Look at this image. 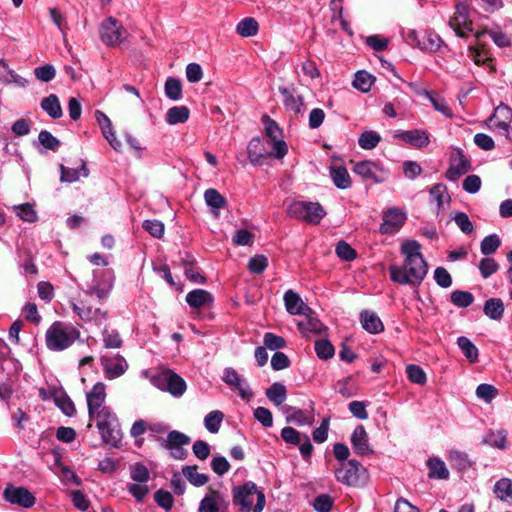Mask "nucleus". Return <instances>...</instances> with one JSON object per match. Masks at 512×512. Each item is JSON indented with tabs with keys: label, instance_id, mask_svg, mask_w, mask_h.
I'll use <instances>...</instances> for the list:
<instances>
[{
	"label": "nucleus",
	"instance_id": "obj_20",
	"mask_svg": "<svg viewBox=\"0 0 512 512\" xmlns=\"http://www.w3.org/2000/svg\"><path fill=\"white\" fill-rule=\"evenodd\" d=\"M470 170V161L458 151L451 160L450 167L446 171V178L456 181Z\"/></svg>",
	"mask_w": 512,
	"mask_h": 512
},
{
	"label": "nucleus",
	"instance_id": "obj_34",
	"mask_svg": "<svg viewBox=\"0 0 512 512\" xmlns=\"http://www.w3.org/2000/svg\"><path fill=\"white\" fill-rule=\"evenodd\" d=\"M99 433L101 435L102 441L111 446V447H118L121 439H122V433L120 430V426H105L102 427V429H98Z\"/></svg>",
	"mask_w": 512,
	"mask_h": 512
},
{
	"label": "nucleus",
	"instance_id": "obj_10",
	"mask_svg": "<svg viewBox=\"0 0 512 512\" xmlns=\"http://www.w3.org/2000/svg\"><path fill=\"white\" fill-rule=\"evenodd\" d=\"M450 27L457 36L467 38L473 31V23L468 16V6L463 3L456 5V12L449 21Z\"/></svg>",
	"mask_w": 512,
	"mask_h": 512
},
{
	"label": "nucleus",
	"instance_id": "obj_41",
	"mask_svg": "<svg viewBox=\"0 0 512 512\" xmlns=\"http://www.w3.org/2000/svg\"><path fill=\"white\" fill-rule=\"evenodd\" d=\"M183 476L194 486L201 487L208 482V476L199 473L196 466H184L182 468Z\"/></svg>",
	"mask_w": 512,
	"mask_h": 512
},
{
	"label": "nucleus",
	"instance_id": "obj_11",
	"mask_svg": "<svg viewBox=\"0 0 512 512\" xmlns=\"http://www.w3.org/2000/svg\"><path fill=\"white\" fill-rule=\"evenodd\" d=\"M364 471L361 464L352 459L346 463H342L341 466L335 470V477L343 484L355 486L359 483L361 474Z\"/></svg>",
	"mask_w": 512,
	"mask_h": 512
},
{
	"label": "nucleus",
	"instance_id": "obj_31",
	"mask_svg": "<svg viewBox=\"0 0 512 512\" xmlns=\"http://www.w3.org/2000/svg\"><path fill=\"white\" fill-rule=\"evenodd\" d=\"M285 413L287 414L286 420L287 422L294 423L299 426L303 425H311L313 422L312 413H307L306 411L296 409L293 407H286Z\"/></svg>",
	"mask_w": 512,
	"mask_h": 512
},
{
	"label": "nucleus",
	"instance_id": "obj_19",
	"mask_svg": "<svg viewBox=\"0 0 512 512\" xmlns=\"http://www.w3.org/2000/svg\"><path fill=\"white\" fill-rule=\"evenodd\" d=\"M279 92L283 97V104L287 111L294 114L303 113L305 109L303 98L296 94L293 88L280 86Z\"/></svg>",
	"mask_w": 512,
	"mask_h": 512
},
{
	"label": "nucleus",
	"instance_id": "obj_39",
	"mask_svg": "<svg viewBox=\"0 0 512 512\" xmlns=\"http://www.w3.org/2000/svg\"><path fill=\"white\" fill-rule=\"evenodd\" d=\"M484 313L492 320H500L504 313V304L499 298H491L485 302Z\"/></svg>",
	"mask_w": 512,
	"mask_h": 512
},
{
	"label": "nucleus",
	"instance_id": "obj_61",
	"mask_svg": "<svg viewBox=\"0 0 512 512\" xmlns=\"http://www.w3.org/2000/svg\"><path fill=\"white\" fill-rule=\"evenodd\" d=\"M16 214L26 222H34L37 219V214L29 203L13 206Z\"/></svg>",
	"mask_w": 512,
	"mask_h": 512
},
{
	"label": "nucleus",
	"instance_id": "obj_38",
	"mask_svg": "<svg viewBox=\"0 0 512 512\" xmlns=\"http://www.w3.org/2000/svg\"><path fill=\"white\" fill-rule=\"evenodd\" d=\"M457 345L469 362L475 363L478 361V348L470 341V339L465 336H460L457 338Z\"/></svg>",
	"mask_w": 512,
	"mask_h": 512
},
{
	"label": "nucleus",
	"instance_id": "obj_8",
	"mask_svg": "<svg viewBox=\"0 0 512 512\" xmlns=\"http://www.w3.org/2000/svg\"><path fill=\"white\" fill-rule=\"evenodd\" d=\"M152 383L162 391H167L175 397L183 395L186 383L182 377L171 370H164L153 376Z\"/></svg>",
	"mask_w": 512,
	"mask_h": 512
},
{
	"label": "nucleus",
	"instance_id": "obj_52",
	"mask_svg": "<svg viewBox=\"0 0 512 512\" xmlns=\"http://www.w3.org/2000/svg\"><path fill=\"white\" fill-rule=\"evenodd\" d=\"M267 143L272 148L269 153L275 159H283L288 152V146L283 138L267 139Z\"/></svg>",
	"mask_w": 512,
	"mask_h": 512
},
{
	"label": "nucleus",
	"instance_id": "obj_28",
	"mask_svg": "<svg viewBox=\"0 0 512 512\" xmlns=\"http://www.w3.org/2000/svg\"><path fill=\"white\" fill-rule=\"evenodd\" d=\"M360 322L368 333L378 334L384 330L381 319L373 311L364 310L360 313Z\"/></svg>",
	"mask_w": 512,
	"mask_h": 512
},
{
	"label": "nucleus",
	"instance_id": "obj_43",
	"mask_svg": "<svg viewBox=\"0 0 512 512\" xmlns=\"http://www.w3.org/2000/svg\"><path fill=\"white\" fill-rule=\"evenodd\" d=\"M266 396L275 405L279 406L286 400V397H287L286 387L283 384L278 383V382L273 383L266 390Z\"/></svg>",
	"mask_w": 512,
	"mask_h": 512
},
{
	"label": "nucleus",
	"instance_id": "obj_14",
	"mask_svg": "<svg viewBox=\"0 0 512 512\" xmlns=\"http://www.w3.org/2000/svg\"><path fill=\"white\" fill-rule=\"evenodd\" d=\"M353 171L360 177L372 180L376 183H381L387 178V172L376 162L370 160L355 163Z\"/></svg>",
	"mask_w": 512,
	"mask_h": 512
},
{
	"label": "nucleus",
	"instance_id": "obj_45",
	"mask_svg": "<svg viewBox=\"0 0 512 512\" xmlns=\"http://www.w3.org/2000/svg\"><path fill=\"white\" fill-rule=\"evenodd\" d=\"M204 199L213 210H220L226 205V199L214 188H209L204 192Z\"/></svg>",
	"mask_w": 512,
	"mask_h": 512
},
{
	"label": "nucleus",
	"instance_id": "obj_50",
	"mask_svg": "<svg viewBox=\"0 0 512 512\" xmlns=\"http://www.w3.org/2000/svg\"><path fill=\"white\" fill-rule=\"evenodd\" d=\"M380 140L381 137L376 131L369 130L360 135L358 144L363 149L371 150L379 144Z\"/></svg>",
	"mask_w": 512,
	"mask_h": 512
},
{
	"label": "nucleus",
	"instance_id": "obj_53",
	"mask_svg": "<svg viewBox=\"0 0 512 512\" xmlns=\"http://www.w3.org/2000/svg\"><path fill=\"white\" fill-rule=\"evenodd\" d=\"M501 245V240L496 234L486 236L480 244L481 253L484 255H491L497 251Z\"/></svg>",
	"mask_w": 512,
	"mask_h": 512
},
{
	"label": "nucleus",
	"instance_id": "obj_48",
	"mask_svg": "<svg viewBox=\"0 0 512 512\" xmlns=\"http://www.w3.org/2000/svg\"><path fill=\"white\" fill-rule=\"evenodd\" d=\"M374 82V77L366 71H358L353 80V86L361 91L368 92Z\"/></svg>",
	"mask_w": 512,
	"mask_h": 512
},
{
	"label": "nucleus",
	"instance_id": "obj_44",
	"mask_svg": "<svg viewBox=\"0 0 512 512\" xmlns=\"http://www.w3.org/2000/svg\"><path fill=\"white\" fill-rule=\"evenodd\" d=\"M448 460L452 468L458 471H465L471 466V462L468 455L460 451H451L448 456Z\"/></svg>",
	"mask_w": 512,
	"mask_h": 512
},
{
	"label": "nucleus",
	"instance_id": "obj_1",
	"mask_svg": "<svg viewBox=\"0 0 512 512\" xmlns=\"http://www.w3.org/2000/svg\"><path fill=\"white\" fill-rule=\"evenodd\" d=\"M402 265H390V279L401 285L419 286L428 273V264L421 253V245L416 240H405L400 246Z\"/></svg>",
	"mask_w": 512,
	"mask_h": 512
},
{
	"label": "nucleus",
	"instance_id": "obj_62",
	"mask_svg": "<svg viewBox=\"0 0 512 512\" xmlns=\"http://www.w3.org/2000/svg\"><path fill=\"white\" fill-rule=\"evenodd\" d=\"M55 403L67 416H73L76 409L72 400L64 393L55 396Z\"/></svg>",
	"mask_w": 512,
	"mask_h": 512
},
{
	"label": "nucleus",
	"instance_id": "obj_21",
	"mask_svg": "<svg viewBox=\"0 0 512 512\" xmlns=\"http://www.w3.org/2000/svg\"><path fill=\"white\" fill-rule=\"evenodd\" d=\"M395 137L415 148H424L428 146L430 142L428 133L420 129L398 131Z\"/></svg>",
	"mask_w": 512,
	"mask_h": 512
},
{
	"label": "nucleus",
	"instance_id": "obj_29",
	"mask_svg": "<svg viewBox=\"0 0 512 512\" xmlns=\"http://www.w3.org/2000/svg\"><path fill=\"white\" fill-rule=\"evenodd\" d=\"M305 318L297 323L299 331L307 336L309 333L320 334L323 331V324L312 316V311L304 315Z\"/></svg>",
	"mask_w": 512,
	"mask_h": 512
},
{
	"label": "nucleus",
	"instance_id": "obj_26",
	"mask_svg": "<svg viewBox=\"0 0 512 512\" xmlns=\"http://www.w3.org/2000/svg\"><path fill=\"white\" fill-rule=\"evenodd\" d=\"M187 304L194 309L210 307L213 303L211 293L203 289H194L186 295Z\"/></svg>",
	"mask_w": 512,
	"mask_h": 512
},
{
	"label": "nucleus",
	"instance_id": "obj_17",
	"mask_svg": "<svg viewBox=\"0 0 512 512\" xmlns=\"http://www.w3.org/2000/svg\"><path fill=\"white\" fill-rule=\"evenodd\" d=\"M4 498L11 504L30 508L35 503V497L23 487L8 486L4 491Z\"/></svg>",
	"mask_w": 512,
	"mask_h": 512
},
{
	"label": "nucleus",
	"instance_id": "obj_47",
	"mask_svg": "<svg viewBox=\"0 0 512 512\" xmlns=\"http://www.w3.org/2000/svg\"><path fill=\"white\" fill-rule=\"evenodd\" d=\"M507 433L504 430L489 431L485 437L484 442L491 447L504 449L506 447Z\"/></svg>",
	"mask_w": 512,
	"mask_h": 512
},
{
	"label": "nucleus",
	"instance_id": "obj_27",
	"mask_svg": "<svg viewBox=\"0 0 512 512\" xmlns=\"http://www.w3.org/2000/svg\"><path fill=\"white\" fill-rule=\"evenodd\" d=\"M429 194L430 202L435 203L437 206V213H440L442 210H444L451 201L447 187L442 183L433 185L429 190Z\"/></svg>",
	"mask_w": 512,
	"mask_h": 512
},
{
	"label": "nucleus",
	"instance_id": "obj_33",
	"mask_svg": "<svg viewBox=\"0 0 512 512\" xmlns=\"http://www.w3.org/2000/svg\"><path fill=\"white\" fill-rule=\"evenodd\" d=\"M330 176L335 186L339 189H347L351 186L350 175L343 166H331Z\"/></svg>",
	"mask_w": 512,
	"mask_h": 512
},
{
	"label": "nucleus",
	"instance_id": "obj_7",
	"mask_svg": "<svg viewBox=\"0 0 512 512\" xmlns=\"http://www.w3.org/2000/svg\"><path fill=\"white\" fill-rule=\"evenodd\" d=\"M114 282L115 275L112 269H95L86 293L95 295L100 301L106 300L113 289Z\"/></svg>",
	"mask_w": 512,
	"mask_h": 512
},
{
	"label": "nucleus",
	"instance_id": "obj_36",
	"mask_svg": "<svg viewBox=\"0 0 512 512\" xmlns=\"http://www.w3.org/2000/svg\"><path fill=\"white\" fill-rule=\"evenodd\" d=\"M92 419H95L98 429H102V427L111 425L118 426L119 424L116 414L111 410L110 407L99 410L93 415Z\"/></svg>",
	"mask_w": 512,
	"mask_h": 512
},
{
	"label": "nucleus",
	"instance_id": "obj_60",
	"mask_svg": "<svg viewBox=\"0 0 512 512\" xmlns=\"http://www.w3.org/2000/svg\"><path fill=\"white\" fill-rule=\"evenodd\" d=\"M315 352L322 360H328L334 355V347L328 340H318L315 342Z\"/></svg>",
	"mask_w": 512,
	"mask_h": 512
},
{
	"label": "nucleus",
	"instance_id": "obj_9",
	"mask_svg": "<svg viewBox=\"0 0 512 512\" xmlns=\"http://www.w3.org/2000/svg\"><path fill=\"white\" fill-rule=\"evenodd\" d=\"M223 382L232 390L236 391L241 399L246 402L251 401L254 394L248 384L247 379L239 374L234 368L227 367L223 371Z\"/></svg>",
	"mask_w": 512,
	"mask_h": 512
},
{
	"label": "nucleus",
	"instance_id": "obj_4",
	"mask_svg": "<svg viewBox=\"0 0 512 512\" xmlns=\"http://www.w3.org/2000/svg\"><path fill=\"white\" fill-rule=\"evenodd\" d=\"M287 214L291 218L316 225L325 217L326 211L318 202L294 201L288 205Z\"/></svg>",
	"mask_w": 512,
	"mask_h": 512
},
{
	"label": "nucleus",
	"instance_id": "obj_23",
	"mask_svg": "<svg viewBox=\"0 0 512 512\" xmlns=\"http://www.w3.org/2000/svg\"><path fill=\"white\" fill-rule=\"evenodd\" d=\"M351 443L355 453L358 455H368L372 453V449L369 445L368 434L362 425H358L352 435H351Z\"/></svg>",
	"mask_w": 512,
	"mask_h": 512
},
{
	"label": "nucleus",
	"instance_id": "obj_55",
	"mask_svg": "<svg viewBox=\"0 0 512 512\" xmlns=\"http://www.w3.org/2000/svg\"><path fill=\"white\" fill-rule=\"evenodd\" d=\"M474 301L472 293L468 291L455 290L451 293V302L461 308L470 306Z\"/></svg>",
	"mask_w": 512,
	"mask_h": 512
},
{
	"label": "nucleus",
	"instance_id": "obj_42",
	"mask_svg": "<svg viewBox=\"0 0 512 512\" xmlns=\"http://www.w3.org/2000/svg\"><path fill=\"white\" fill-rule=\"evenodd\" d=\"M258 22L252 17H246L236 26V32L242 37H251L257 34Z\"/></svg>",
	"mask_w": 512,
	"mask_h": 512
},
{
	"label": "nucleus",
	"instance_id": "obj_15",
	"mask_svg": "<svg viewBox=\"0 0 512 512\" xmlns=\"http://www.w3.org/2000/svg\"><path fill=\"white\" fill-rule=\"evenodd\" d=\"M101 364L106 377L109 379L120 377L128 369L127 361L119 354L102 356Z\"/></svg>",
	"mask_w": 512,
	"mask_h": 512
},
{
	"label": "nucleus",
	"instance_id": "obj_64",
	"mask_svg": "<svg viewBox=\"0 0 512 512\" xmlns=\"http://www.w3.org/2000/svg\"><path fill=\"white\" fill-rule=\"evenodd\" d=\"M333 499L328 494H321L314 499L313 507L317 512H330Z\"/></svg>",
	"mask_w": 512,
	"mask_h": 512
},
{
	"label": "nucleus",
	"instance_id": "obj_57",
	"mask_svg": "<svg viewBox=\"0 0 512 512\" xmlns=\"http://www.w3.org/2000/svg\"><path fill=\"white\" fill-rule=\"evenodd\" d=\"M479 271L483 278H488L499 269V264L490 257L483 258L478 264Z\"/></svg>",
	"mask_w": 512,
	"mask_h": 512
},
{
	"label": "nucleus",
	"instance_id": "obj_24",
	"mask_svg": "<svg viewBox=\"0 0 512 512\" xmlns=\"http://www.w3.org/2000/svg\"><path fill=\"white\" fill-rule=\"evenodd\" d=\"M0 82L19 88H25L28 85V80L11 69L4 59H0Z\"/></svg>",
	"mask_w": 512,
	"mask_h": 512
},
{
	"label": "nucleus",
	"instance_id": "obj_37",
	"mask_svg": "<svg viewBox=\"0 0 512 512\" xmlns=\"http://www.w3.org/2000/svg\"><path fill=\"white\" fill-rule=\"evenodd\" d=\"M189 115L190 111L186 106H174L166 112V122L169 125L185 123Z\"/></svg>",
	"mask_w": 512,
	"mask_h": 512
},
{
	"label": "nucleus",
	"instance_id": "obj_30",
	"mask_svg": "<svg viewBox=\"0 0 512 512\" xmlns=\"http://www.w3.org/2000/svg\"><path fill=\"white\" fill-rule=\"evenodd\" d=\"M40 106L52 119H59L63 115L59 98L55 94L43 98Z\"/></svg>",
	"mask_w": 512,
	"mask_h": 512
},
{
	"label": "nucleus",
	"instance_id": "obj_51",
	"mask_svg": "<svg viewBox=\"0 0 512 512\" xmlns=\"http://www.w3.org/2000/svg\"><path fill=\"white\" fill-rule=\"evenodd\" d=\"M130 478L134 482L147 483L150 479V472L142 463H135L129 467Z\"/></svg>",
	"mask_w": 512,
	"mask_h": 512
},
{
	"label": "nucleus",
	"instance_id": "obj_54",
	"mask_svg": "<svg viewBox=\"0 0 512 512\" xmlns=\"http://www.w3.org/2000/svg\"><path fill=\"white\" fill-rule=\"evenodd\" d=\"M165 94L171 100H179L182 97V85L176 78H168L165 82Z\"/></svg>",
	"mask_w": 512,
	"mask_h": 512
},
{
	"label": "nucleus",
	"instance_id": "obj_5",
	"mask_svg": "<svg viewBox=\"0 0 512 512\" xmlns=\"http://www.w3.org/2000/svg\"><path fill=\"white\" fill-rule=\"evenodd\" d=\"M128 37V31L121 21L113 16L105 18L99 24V38L107 47L120 46Z\"/></svg>",
	"mask_w": 512,
	"mask_h": 512
},
{
	"label": "nucleus",
	"instance_id": "obj_35",
	"mask_svg": "<svg viewBox=\"0 0 512 512\" xmlns=\"http://www.w3.org/2000/svg\"><path fill=\"white\" fill-rule=\"evenodd\" d=\"M427 466L429 468L428 476L430 478L447 479L449 477V471L446 467V464L440 458H429L427 461Z\"/></svg>",
	"mask_w": 512,
	"mask_h": 512
},
{
	"label": "nucleus",
	"instance_id": "obj_12",
	"mask_svg": "<svg viewBox=\"0 0 512 512\" xmlns=\"http://www.w3.org/2000/svg\"><path fill=\"white\" fill-rule=\"evenodd\" d=\"M198 512H229V501L221 492L209 489L199 503Z\"/></svg>",
	"mask_w": 512,
	"mask_h": 512
},
{
	"label": "nucleus",
	"instance_id": "obj_2",
	"mask_svg": "<svg viewBox=\"0 0 512 512\" xmlns=\"http://www.w3.org/2000/svg\"><path fill=\"white\" fill-rule=\"evenodd\" d=\"M80 337V331L71 323L54 322L46 331V346L51 351L69 348Z\"/></svg>",
	"mask_w": 512,
	"mask_h": 512
},
{
	"label": "nucleus",
	"instance_id": "obj_56",
	"mask_svg": "<svg viewBox=\"0 0 512 512\" xmlns=\"http://www.w3.org/2000/svg\"><path fill=\"white\" fill-rule=\"evenodd\" d=\"M406 373H407L408 379L412 383H415L418 385H424L427 381V377H426L424 370L418 365H415V364L408 365L406 367Z\"/></svg>",
	"mask_w": 512,
	"mask_h": 512
},
{
	"label": "nucleus",
	"instance_id": "obj_63",
	"mask_svg": "<svg viewBox=\"0 0 512 512\" xmlns=\"http://www.w3.org/2000/svg\"><path fill=\"white\" fill-rule=\"evenodd\" d=\"M35 77L42 82H50L56 76V70L53 65L46 64L34 69Z\"/></svg>",
	"mask_w": 512,
	"mask_h": 512
},
{
	"label": "nucleus",
	"instance_id": "obj_46",
	"mask_svg": "<svg viewBox=\"0 0 512 512\" xmlns=\"http://www.w3.org/2000/svg\"><path fill=\"white\" fill-rule=\"evenodd\" d=\"M224 419V414L219 410L209 412L204 418V426L210 433H217Z\"/></svg>",
	"mask_w": 512,
	"mask_h": 512
},
{
	"label": "nucleus",
	"instance_id": "obj_16",
	"mask_svg": "<svg viewBox=\"0 0 512 512\" xmlns=\"http://www.w3.org/2000/svg\"><path fill=\"white\" fill-rule=\"evenodd\" d=\"M88 414L90 418L99 410L107 408L105 406L106 387L102 382H97L86 395Z\"/></svg>",
	"mask_w": 512,
	"mask_h": 512
},
{
	"label": "nucleus",
	"instance_id": "obj_3",
	"mask_svg": "<svg viewBox=\"0 0 512 512\" xmlns=\"http://www.w3.org/2000/svg\"><path fill=\"white\" fill-rule=\"evenodd\" d=\"M233 502L241 512H261L266 503L264 493L251 481L233 489Z\"/></svg>",
	"mask_w": 512,
	"mask_h": 512
},
{
	"label": "nucleus",
	"instance_id": "obj_18",
	"mask_svg": "<svg viewBox=\"0 0 512 512\" xmlns=\"http://www.w3.org/2000/svg\"><path fill=\"white\" fill-rule=\"evenodd\" d=\"M71 307L74 313L85 322H94L96 325H101L107 319V312L99 308L80 306L74 302L71 303Z\"/></svg>",
	"mask_w": 512,
	"mask_h": 512
},
{
	"label": "nucleus",
	"instance_id": "obj_59",
	"mask_svg": "<svg viewBox=\"0 0 512 512\" xmlns=\"http://www.w3.org/2000/svg\"><path fill=\"white\" fill-rule=\"evenodd\" d=\"M264 346L269 350H278L286 346V341L283 337L274 333L267 332L263 337Z\"/></svg>",
	"mask_w": 512,
	"mask_h": 512
},
{
	"label": "nucleus",
	"instance_id": "obj_13",
	"mask_svg": "<svg viewBox=\"0 0 512 512\" xmlns=\"http://www.w3.org/2000/svg\"><path fill=\"white\" fill-rule=\"evenodd\" d=\"M380 232L382 234H395L404 225L406 213L399 208H389L383 212Z\"/></svg>",
	"mask_w": 512,
	"mask_h": 512
},
{
	"label": "nucleus",
	"instance_id": "obj_40",
	"mask_svg": "<svg viewBox=\"0 0 512 512\" xmlns=\"http://www.w3.org/2000/svg\"><path fill=\"white\" fill-rule=\"evenodd\" d=\"M60 169L62 182L72 183L77 181L80 176H88V169L84 163L80 166V168H68L64 165H61Z\"/></svg>",
	"mask_w": 512,
	"mask_h": 512
},
{
	"label": "nucleus",
	"instance_id": "obj_25",
	"mask_svg": "<svg viewBox=\"0 0 512 512\" xmlns=\"http://www.w3.org/2000/svg\"><path fill=\"white\" fill-rule=\"evenodd\" d=\"M247 154L253 165H259L262 159L271 157L265 144L259 137L252 138L248 143Z\"/></svg>",
	"mask_w": 512,
	"mask_h": 512
},
{
	"label": "nucleus",
	"instance_id": "obj_6",
	"mask_svg": "<svg viewBox=\"0 0 512 512\" xmlns=\"http://www.w3.org/2000/svg\"><path fill=\"white\" fill-rule=\"evenodd\" d=\"M486 125L492 132L512 141V108L500 103L486 120Z\"/></svg>",
	"mask_w": 512,
	"mask_h": 512
},
{
	"label": "nucleus",
	"instance_id": "obj_49",
	"mask_svg": "<svg viewBox=\"0 0 512 512\" xmlns=\"http://www.w3.org/2000/svg\"><path fill=\"white\" fill-rule=\"evenodd\" d=\"M190 443V437L186 434L173 430L168 433L166 440L163 443V446L166 447H178V446H186Z\"/></svg>",
	"mask_w": 512,
	"mask_h": 512
},
{
	"label": "nucleus",
	"instance_id": "obj_32",
	"mask_svg": "<svg viewBox=\"0 0 512 512\" xmlns=\"http://www.w3.org/2000/svg\"><path fill=\"white\" fill-rule=\"evenodd\" d=\"M493 492L495 496L510 505H512V480L508 478H501L495 485Z\"/></svg>",
	"mask_w": 512,
	"mask_h": 512
},
{
	"label": "nucleus",
	"instance_id": "obj_58",
	"mask_svg": "<svg viewBox=\"0 0 512 512\" xmlns=\"http://www.w3.org/2000/svg\"><path fill=\"white\" fill-rule=\"evenodd\" d=\"M262 121L265 127V135L267 139L283 138L282 130L273 119L265 115L263 116Z\"/></svg>",
	"mask_w": 512,
	"mask_h": 512
},
{
	"label": "nucleus",
	"instance_id": "obj_22",
	"mask_svg": "<svg viewBox=\"0 0 512 512\" xmlns=\"http://www.w3.org/2000/svg\"><path fill=\"white\" fill-rule=\"evenodd\" d=\"M283 299L286 310L291 315H307V312H311V308L293 290L286 291Z\"/></svg>",
	"mask_w": 512,
	"mask_h": 512
}]
</instances>
